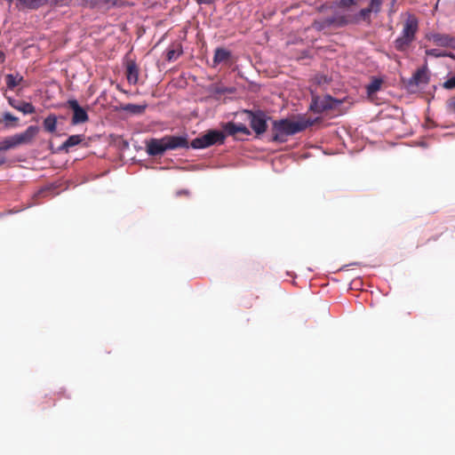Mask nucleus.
<instances>
[{
  "label": "nucleus",
  "instance_id": "nucleus-1",
  "mask_svg": "<svg viewBox=\"0 0 455 455\" xmlns=\"http://www.w3.org/2000/svg\"><path fill=\"white\" fill-rule=\"evenodd\" d=\"M312 125L308 119L292 121L289 118L275 120L272 124V141L283 143L286 142L289 136L294 135L306 130Z\"/></svg>",
  "mask_w": 455,
  "mask_h": 455
},
{
  "label": "nucleus",
  "instance_id": "nucleus-2",
  "mask_svg": "<svg viewBox=\"0 0 455 455\" xmlns=\"http://www.w3.org/2000/svg\"><path fill=\"white\" fill-rule=\"evenodd\" d=\"M419 31V20L413 14H408L403 23L401 35L394 41V47L396 51L405 52L416 39Z\"/></svg>",
  "mask_w": 455,
  "mask_h": 455
},
{
  "label": "nucleus",
  "instance_id": "nucleus-3",
  "mask_svg": "<svg viewBox=\"0 0 455 455\" xmlns=\"http://www.w3.org/2000/svg\"><path fill=\"white\" fill-rule=\"evenodd\" d=\"M226 135L217 130H210L205 134L196 138L191 142L193 148H205L215 144H223Z\"/></svg>",
  "mask_w": 455,
  "mask_h": 455
},
{
  "label": "nucleus",
  "instance_id": "nucleus-4",
  "mask_svg": "<svg viewBox=\"0 0 455 455\" xmlns=\"http://www.w3.org/2000/svg\"><path fill=\"white\" fill-rule=\"evenodd\" d=\"M243 114L246 119L250 122L251 129L257 135H260L267 131V116L262 111L252 112L251 110H244Z\"/></svg>",
  "mask_w": 455,
  "mask_h": 455
},
{
  "label": "nucleus",
  "instance_id": "nucleus-5",
  "mask_svg": "<svg viewBox=\"0 0 455 455\" xmlns=\"http://www.w3.org/2000/svg\"><path fill=\"white\" fill-rule=\"evenodd\" d=\"M341 103V100H336L330 95H326L323 98L315 99L314 106H312V108L315 112L323 113L329 109H335Z\"/></svg>",
  "mask_w": 455,
  "mask_h": 455
},
{
  "label": "nucleus",
  "instance_id": "nucleus-6",
  "mask_svg": "<svg viewBox=\"0 0 455 455\" xmlns=\"http://www.w3.org/2000/svg\"><path fill=\"white\" fill-rule=\"evenodd\" d=\"M429 77L426 67L417 69L413 76L407 81L406 87L410 92H415L419 85L427 84Z\"/></svg>",
  "mask_w": 455,
  "mask_h": 455
},
{
  "label": "nucleus",
  "instance_id": "nucleus-7",
  "mask_svg": "<svg viewBox=\"0 0 455 455\" xmlns=\"http://www.w3.org/2000/svg\"><path fill=\"white\" fill-rule=\"evenodd\" d=\"M426 38L436 46L455 49V36L449 34L428 33Z\"/></svg>",
  "mask_w": 455,
  "mask_h": 455
},
{
  "label": "nucleus",
  "instance_id": "nucleus-8",
  "mask_svg": "<svg viewBox=\"0 0 455 455\" xmlns=\"http://www.w3.org/2000/svg\"><path fill=\"white\" fill-rule=\"evenodd\" d=\"M384 0H371L366 8L360 10L356 15V20H363L370 24L371 22V13H379L381 11V6Z\"/></svg>",
  "mask_w": 455,
  "mask_h": 455
},
{
  "label": "nucleus",
  "instance_id": "nucleus-9",
  "mask_svg": "<svg viewBox=\"0 0 455 455\" xmlns=\"http://www.w3.org/2000/svg\"><path fill=\"white\" fill-rule=\"evenodd\" d=\"M68 105L73 110V124H84L88 121L89 116L86 110L78 104L76 100H69Z\"/></svg>",
  "mask_w": 455,
  "mask_h": 455
},
{
  "label": "nucleus",
  "instance_id": "nucleus-10",
  "mask_svg": "<svg viewBox=\"0 0 455 455\" xmlns=\"http://www.w3.org/2000/svg\"><path fill=\"white\" fill-rule=\"evenodd\" d=\"M39 132V127L36 125L28 126L23 132L14 134L17 147L20 145L30 144Z\"/></svg>",
  "mask_w": 455,
  "mask_h": 455
},
{
  "label": "nucleus",
  "instance_id": "nucleus-11",
  "mask_svg": "<svg viewBox=\"0 0 455 455\" xmlns=\"http://www.w3.org/2000/svg\"><path fill=\"white\" fill-rule=\"evenodd\" d=\"M164 137L161 139H151L147 142V153L149 156H161L167 151Z\"/></svg>",
  "mask_w": 455,
  "mask_h": 455
},
{
  "label": "nucleus",
  "instance_id": "nucleus-12",
  "mask_svg": "<svg viewBox=\"0 0 455 455\" xmlns=\"http://www.w3.org/2000/svg\"><path fill=\"white\" fill-rule=\"evenodd\" d=\"M166 148L168 150H175L179 148H188L189 143L186 137L184 136H164Z\"/></svg>",
  "mask_w": 455,
  "mask_h": 455
},
{
  "label": "nucleus",
  "instance_id": "nucleus-13",
  "mask_svg": "<svg viewBox=\"0 0 455 455\" xmlns=\"http://www.w3.org/2000/svg\"><path fill=\"white\" fill-rule=\"evenodd\" d=\"M139 68L136 62L130 60L126 63V78L129 84H136L139 80Z\"/></svg>",
  "mask_w": 455,
  "mask_h": 455
},
{
  "label": "nucleus",
  "instance_id": "nucleus-14",
  "mask_svg": "<svg viewBox=\"0 0 455 455\" xmlns=\"http://www.w3.org/2000/svg\"><path fill=\"white\" fill-rule=\"evenodd\" d=\"M224 132L230 136H234L236 133H243L249 135L251 132L249 129L243 124H235L228 122L223 126Z\"/></svg>",
  "mask_w": 455,
  "mask_h": 455
},
{
  "label": "nucleus",
  "instance_id": "nucleus-15",
  "mask_svg": "<svg viewBox=\"0 0 455 455\" xmlns=\"http://www.w3.org/2000/svg\"><path fill=\"white\" fill-rule=\"evenodd\" d=\"M8 102L13 108L22 112L25 115L34 114L36 112V108L30 102L18 101L11 98L8 100Z\"/></svg>",
  "mask_w": 455,
  "mask_h": 455
},
{
  "label": "nucleus",
  "instance_id": "nucleus-16",
  "mask_svg": "<svg viewBox=\"0 0 455 455\" xmlns=\"http://www.w3.org/2000/svg\"><path fill=\"white\" fill-rule=\"evenodd\" d=\"M84 140V135L83 134L71 135L65 142L62 143L59 148V150L68 152L71 148L79 145Z\"/></svg>",
  "mask_w": 455,
  "mask_h": 455
},
{
  "label": "nucleus",
  "instance_id": "nucleus-17",
  "mask_svg": "<svg viewBox=\"0 0 455 455\" xmlns=\"http://www.w3.org/2000/svg\"><path fill=\"white\" fill-rule=\"evenodd\" d=\"M23 76L19 73L7 74L5 76V84L8 89L13 90L17 85L23 82Z\"/></svg>",
  "mask_w": 455,
  "mask_h": 455
},
{
  "label": "nucleus",
  "instance_id": "nucleus-18",
  "mask_svg": "<svg viewBox=\"0 0 455 455\" xmlns=\"http://www.w3.org/2000/svg\"><path fill=\"white\" fill-rule=\"evenodd\" d=\"M330 20L333 21V26L337 27H344L348 25L349 23H356L359 20H356V16L354 18V20L348 19L347 16L344 15H335L330 17Z\"/></svg>",
  "mask_w": 455,
  "mask_h": 455
},
{
  "label": "nucleus",
  "instance_id": "nucleus-19",
  "mask_svg": "<svg viewBox=\"0 0 455 455\" xmlns=\"http://www.w3.org/2000/svg\"><path fill=\"white\" fill-rule=\"evenodd\" d=\"M44 128L48 132H54L57 127V116L53 114L49 115L43 123Z\"/></svg>",
  "mask_w": 455,
  "mask_h": 455
},
{
  "label": "nucleus",
  "instance_id": "nucleus-20",
  "mask_svg": "<svg viewBox=\"0 0 455 455\" xmlns=\"http://www.w3.org/2000/svg\"><path fill=\"white\" fill-rule=\"evenodd\" d=\"M19 3L28 9H38L47 4V0H18Z\"/></svg>",
  "mask_w": 455,
  "mask_h": 455
},
{
  "label": "nucleus",
  "instance_id": "nucleus-21",
  "mask_svg": "<svg viewBox=\"0 0 455 455\" xmlns=\"http://www.w3.org/2000/svg\"><path fill=\"white\" fill-rule=\"evenodd\" d=\"M230 57V52L224 48H217L214 53L213 61L218 64L226 61Z\"/></svg>",
  "mask_w": 455,
  "mask_h": 455
},
{
  "label": "nucleus",
  "instance_id": "nucleus-22",
  "mask_svg": "<svg viewBox=\"0 0 455 455\" xmlns=\"http://www.w3.org/2000/svg\"><path fill=\"white\" fill-rule=\"evenodd\" d=\"M147 105H137V104H126L123 107V109L133 115H140L145 112Z\"/></svg>",
  "mask_w": 455,
  "mask_h": 455
},
{
  "label": "nucleus",
  "instance_id": "nucleus-23",
  "mask_svg": "<svg viewBox=\"0 0 455 455\" xmlns=\"http://www.w3.org/2000/svg\"><path fill=\"white\" fill-rule=\"evenodd\" d=\"M2 122L5 127H17L19 125V118L9 112L3 114Z\"/></svg>",
  "mask_w": 455,
  "mask_h": 455
},
{
  "label": "nucleus",
  "instance_id": "nucleus-24",
  "mask_svg": "<svg viewBox=\"0 0 455 455\" xmlns=\"http://www.w3.org/2000/svg\"><path fill=\"white\" fill-rule=\"evenodd\" d=\"M14 148H17V144L13 135L0 140V151H6Z\"/></svg>",
  "mask_w": 455,
  "mask_h": 455
},
{
  "label": "nucleus",
  "instance_id": "nucleus-25",
  "mask_svg": "<svg viewBox=\"0 0 455 455\" xmlns=\"http://www.w3.org/2000/svg\"><path fill=\"white\" fill-rule=\"evenodd\" d=\"M313 28L316 30H323L326 28H329L331 26H333V21L330 20V17L323 19V20H316L312 24Z\"/></svg>",
  "mask_w": 455,
  "mask_h": 455
},
{
  "label": "nucleus",
  "instance_id": "nucleus-26",
  "mask_svg": "<svg viewBox=\"0 0 455 455\" xmlns=\"http://www.w3.org/2000/svg\"><path fill=\"white\" fill-rule=\"evenodd\" d=\"M382 80L374 78L371 82L366 86L367 93L369 96L377 92L381 87Z\"/></svg>",
  "mask_w": 455,
  "mask_h": 455
},
{
  "label": "nucleus",
  "instance_id": "nucleus-27",
  "mask_svg": "<svg viewBox=\"0 0 455 455\" xmlns=\"http://www.w3.org/2000/svg\"><path fill=\"white\" fill-rule=\"evenodd\" d=\"M182 53V49L180 44L176 46V48H168L166 52V59L169 61L174 60L178 59V57Z\"/></svg>",
  "mask_w": 455,
  "mask_h": 455
},
{
  "label": "nucleus",
  "instance_id": "nucleus-28",
  "mask_svg": "<svg viewBox=\"0 0 455 455\" xmlns=\"http://www.w3.org/2000/svg\"><path fill=\"white\" fill-rule=\"evenodd\" d=\"M425 52H426V55L432 56V57H435V58L444 57V55H445V51H440L438 49L426 50Z\"/></svg>",
  "mask_w": 455,
  "mask_h": 455
},
{
  "label": "nucleus",
  "instance_id": "nucleus-29",
  "mask_svg": "<svg viewBox=\"0 0 455 455\" xmlns=\"http://www.w3.org/2000/svg\"><path fill=\"white\" fill-rule=\"evenodd\" d=\"M443 87L445 89H454L455 88V76L447 79L444 84H443Z\"/></svg>",
  "mask_w": 455,
  "mask_h": 455
},
{
  "label": "nucleus",
  "instance_id": "nucleus-30",
  "mask_svg": "<svg viewBox=\"0 0 455 455\" xmlns=\"http://www.w3.org/2000/svg\"><path fill=\"white\" fill-rule=\"evenodd\" d=\"M98 4L99 0H82V4L89 8H94Z\"/></svg>",
  "mask_w": 455,
  "mask_h": 455
},
{
  "label": "nucleus",
  "instance_id": "nucleus-31",
  "mask_svg": "<svg viewBox=\"0 0 455 455\" xmlns=\"http://www.w3.org/2000/svg\"><path fill=\"white\" fill-rule=\"evenodd\" d=\"M447 109L455 114V96L448 100Z\"/></svg>",
  "mask_w": 455,
  "mask_h": 455
},
{
  "label": "nucleus",
  "instance_id": "nucleus-32",
  "mask_svg": "<svg viewBox=\"0 0 455 455\" xmlns=\"http://www.w3.org/2000/svg\"><path fill=\"white\" fill-rule=\"evenodd\" d=\"M354 4H355V0H339V5L340 7H350Z\"/></svg>",
  "mask_w": 455,
  "mask_h": 455
},
{
  "label": "nucleus",
  "instance_id": "nucleus-33",
  "mask_svg": "<svg viewBox=\"0 0 455 455\" xmlns=\"http://www.w3.org/2000/svg\"><path fill=\"white\" fill-rule=\"evenodd\" d=\"M196 1L199 4H212L215 0H196Z\"/></svg>",
  "mask_w": 455,
  "mask_h": 455
},
{
  "label": "nucleus",
  "instance_id": "nucleus-34",
  "mask_svg": "<svg viewBox=\"0 0 455 455\" xmlns=\"http://www.w3.org/2000/svg\"><path fill=\"white\" fill-rule=\"evenodd\" d=\"M444 57H449V58H451V59H455V55L454 53H452L451 52H446L445 51V55Z\"/></svg>",
  "mask_w": 455,
  "mask_h": 455
},
{
  "label": "nucleus",
  "instance_id": "nucleus-35",
  "mask_svg": "<svg viewBox=\"0 0 455 455\" xmlns=\"http://www.w3.org/2000/svg\"><path fill=\"white\" fill-rule=\"evenodd\" d=\"M4 60V55L3 52H0V61L3 62Z\"/></svg>",
  "mask_w": 455,
  "mask_h": 455
},
{
  "label": "nucleus",
  "instance_id": "nucleus-36",
  "mask_svg": "<svg viewBox=\"0 0 455 455\" xmlns=\"http://www.w3.org/2000/svg\"><path fill=\"white\" fill-rule=\"evenodd\" d=\"M5 163L4 157H0V165L4 164Z\"/></svg>",
  "mask_w": 455,
  "mask_h": 455
}]
</instances>
